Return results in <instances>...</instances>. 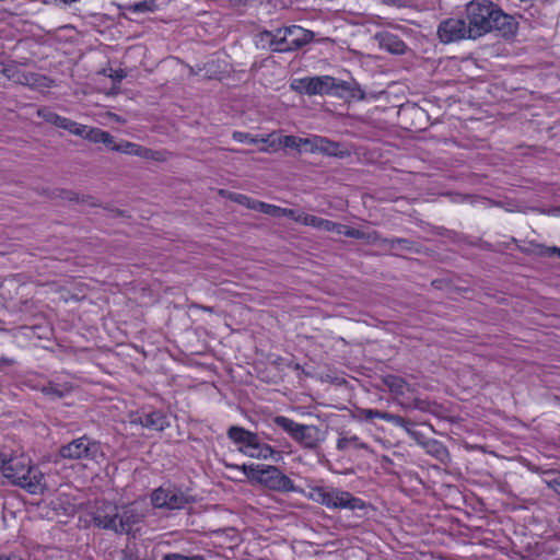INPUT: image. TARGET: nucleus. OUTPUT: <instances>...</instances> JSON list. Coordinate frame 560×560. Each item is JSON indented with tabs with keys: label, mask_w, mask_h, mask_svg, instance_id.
<instances>
[{
	"label": "nucleus",
	"mask_w": 560,
	"mask_h": 560,
	"mask_svg": "<svg viewBox=\"0 0 560 560\" xmlns=\"http://www.w3.org/2000/svg\"><path fill=\"white\" fill-rule=\"evenodd\" d=\"M195 307L200 308V310H202L205 312H209V313H213L214 312L212 306H205V305L196 304Z\"/></svg>",
	"instance_id": "8fccbe9b"
},
{
	"label": "nucleus",
	"mask_w": 560,
	"mask_h": 560,
	"mask_svg": "<svg viewBox=\"0 0 560 560\" xmlns=\"http://www.w3.org/2000/svg\"><path fill=\"white\" fill-rule=\"evenodd\" d=\"M230 198H231V200H233L240 205H243L249 209H253V210H256V207H255L256 203H262V201L252 199V198L247 197L246 195H242V194H231Z\"/></svg>",
	"instance_id": "c9c22d12"
},
{
	"label": "nucleus",
	"mask_w": 560,
	"mask_h": 560,
	"mask_svg": "<svg viewBox=\"0 0 560 560\" xmlns=\"http://www.w3.org/2000/svg\"><path fill=\"white\" fill-rule=\"evenodd\" d=\"M131 423L140 424L152 431H163L170 425L167 416L161 410L142 412L132 416Z\"/></svg>",
	"instance_id": "9b49d317"
},
{
	"label": "nucleus",
	"mask_w": 560,
	"mask_h": 560,
	"mask_svg": "<svg viewBox=\"0 0 560 560\" xmlns=\"http://www.w3.org/2000/svg\"><path fill=\"white\" fill-rule=\"evenodd\" d=\"M58 456L69 460H94L103 457L101 443L86 434L61 445Z\"/></svg>",
	"instance_id": "39448f33"
},
{
	"label": "nucleus",
	"mask_w": 560,
	"mask_h": 560,
	"mask_svg": "<svg viewBox=\"0 0 560 560\" xmlns=\"http://www.w3.org/2000/svg\"><path fill=\"white\" fill-rule=\"evenodd\" d=\"M15 364V360L7 357H0V371Z\"/></svg>",
	"instance_id": "a18cd8bd"
},
{
	"label": "nucleus",
	"mask_w": 560,
	"mask_h": 560,
	"mask_svg": "<svg viewBox=\"0 0 560 560\" xmlns=\"http://www.w3.org/2000/svg\"><path fill=\"white\" fill-rule=\"evenodd\" d=\"M374 39L378 46L393 55H404L407 51V45L396 34L388 31L376 33Z\"/></svg>",
	"instance_id": "2eb2a0df"
},
{
	"label": "nucleus",
	"mask_w": 560,
	"mask_h": 560,
	"mask_svg": "<svg viewBox=\"0 0 560 560\" xmlns=\"http://www.w3.org/2000/svg\"><path fill=\"white\" fill-rule=\"evenodd\" d=\"M104 131L105 130L100 128L88 127L85 125L75 122L72 135L79 136L94 143H101V141L104 140L102 138L104 136Z\"/></svg>",
	"instance_id": "5701e85b"
},
{
	"label": "nucleus",
	"mask_w": 560,
	"mask_h": 560,
	"mask_svg": "<svg viewBox=\"0 0 560 560\" xmlns=\"http://www.w3.org/2000/svg\"><path fill=\"white\" fill-rule=\"evenodd\" d=\"M334 500L330 509H339V510H365L368 504L360 498L354 497L349 491L341 490L336 488Z\"/></svg>",
	"instance_id": "4468645a"
},
{
	"label": "nucleus",
	"mask_w": 560,
	"mask_h": 560,
	"mask_svg": "<svg viewBox=\"0 0 560 560\" xmlns=\"http://www.w3.org/2000/svg\"><path fill=\"white\" fill-rule=\"evenodd\" d=\"M112 151L121 152L129 155H136L147 160L154 159L155 153L153 150L149 148L128 141H121L120 143L115 144L114 147H112Z\"/></svg>",
	"instance_id": "f3484780"
},
{
	"label": "nucleus",
	"mask_w": 560,
	"mask_h": 560,
	"mask_svg": "<svg viewBox=\"0 0 560 560\" xmlns=\"http://www.w3.org/2000/svg\"><path fill=\"white\" fill-rule=\"evenodd\" d=\"M336 488L314 487L311 489L310 499L314 502L330 509L334 500Z\"/></svg>",
	"instance_id": "393cba45"
},
{
	"label": "nucleus",
	"mask_w": 560,
	"mask_h": 560,
	"mask_svg": "<svg viewBox=\"0 0 560 560\" xmlns=\"http://www.w3.org/2000/svg\"><path fill=\"white\" fill-rule=\"evenodd\" d=\"M245 476L264 487L279 492L295 491L293 481L277 466L269 465H243L242 467Z\"/></svg>",
	"instance_id": "20e7f679"
},
{
	"label": "nucleus",
	"mask_w": 560,
	"mask_h": 560,
	"mask_svg": "<svg viewBox=\"0 0 560 560\" xmlns=\"http://www.w3.org/2000/svg\"><path fill=\"white\" fill-rule=\"evenodd\" d=\"M549 487L560 495V476L549 482Z\"/></svg>",
	"instance_id": "de8ad7c7"
},
{
	"label": "nucleus",
	"mask_w": 560,
	"mask_h": 560,
	"mask_svg": "<svg viewBox=\"0 0 560 560\" xmlns=\"http://www.w3.org/2000/svg\"><path fill=\"white\" fill-rule=\"evenodd\" d=\"M412 407L422 411H429L430 402L420 399H415L412 402Z\"/></svg>",
	"instance_id": "c03bdc74"
},
{
	"label": "nucleus",
	"mask_w": 560,
	"mask_h": 560,
	"mask_svg": "<svg viewBox=\"0 0 560 560\" xmlns=\"http://www.w3.org/2000/svg\"><path fill=\"white\" fill-rule=\"evenodd\" d=\"M271 136L268 135L266 137L264 136H254L248 132H242V131H234L232 133V138L237 142H248L250 144H257V143H267L269 142V138Z\"/></svg>",
	"instance_id": "7c9ffc66"
},
{
	"label": "nucleus",
	"mask_w": 560,
	"mask_h": 560,
	"mask_svg": "<svg viewBox=\"0 0 560 560\" xmlns=\"http://www.w3.org/2000/svg\"><path fill=\"white\" fill-rule=\"evenodd\" d=\"M255 207H256V211H259L261 213H265V214H268V215H271V217H276V218L288 217V218L292 219L293 221H295V218H296V214H298L296 210L288 209V208H281V207H278V206H275V205H270V203H266V202L256 203Z\"/></svg>",
	"instance_id": "4be33fe9"
},
{
	"label": "nucleus",
	"mask_w": 560,
	"mask_h": 560,
	"mask_svg": "<svg viewBox=\"0 0 560 560\" xmlns=\"http://www.w3.org/2000/svg\"><path fill=\"white\" fill-rule=\"evenodd\" d=\"M0 560H25L20 555L10 552L0 555Z\"/></svg>",
	"instance_id": "49530a36"
},
{
	"label": "nucleus",
	"mask_w": 560,
	"mask_h": 560,
	"mask_svg": "<svg viewBox=\"0 0 560 560\" xmlns=\"http://www.w3.org/2000/svg\"><path fill=\"white\" fill-rule=\"evenodd\" d=\"M125 10L132 13L141 14L148 12H154L159 9L155 0H142L124 7Z\"/></svg>",
	"instance_id": "c85d7f7f"
},
{
	"label": "nucleus",
	"mask_w": 560,
	"mask_h": 560,
	"mask_svg": "<svg viewBox=\"0 0 560 560\" xmlns=\"http://www.w3.org/2000/svg\"><path fill=\"white\" fill-rule=\"evenodd\" d=\"M70 387L49 383L42 388V393L51 399H60L70 393Z\"/></svg>",
	"instance_id": "c756f323"
},
{
	"label": "nucleus",
	"mask_w": 560,
	"mask_h": 560,
	"mask_svg": "<svg viewBox=\"0 0 560 560\" xmlns=\"http://www.w3.org/2000/svg\"><path fill=\"white\" fill-rule=\"evenodd\" d=\"M547 253L550 255V254H556L560 257V247H557V246H552V247H548L547 248Z\"/></svg>",
	"instance_id": "09e8293b"
},
{
	"label": "nucleus",
	"mask_w": 560,
	"mask_h": 560,
	"mask_svg": "<svg viewBox=\"0 0 560 560\" xmlns=\"http://www.w3.org/2000/svg\"><path fill=\"white\" fill-rule=\"evenodd\" d=\"M334 85L335 78L323 75L295 80L291 83V89L307 95H329L331 89H334Z\"/></svg>",
	"instance_id": "6e6552de"
},
{
	"label": "nucleus",
	"mask_w": 560,
	"mask_h": 560,
	"mask_svg": "<svg viewBox=\"0 0 560 560\" xmlns=\"http://www.w3.org/2000/svg\"><path fill=\"white\" fill-rule=\"evenodd\" d=\"M397 425L404 428L405 431L408 433V435L412 440H415L418 444H420L421 446H423L425 444V442L429 440L424 436V434L422 432L418 431L415 428V423H412L411 421H409L405 418H404V423L397 424Z\"/></svg>",
	"instance_id": "473e14b6"
},
{
	"label": "nucleus",
	"mask_w": 560,
	"mask_h": 560,
	"mask_svg": "<svg viewBox=\"0 0 560 560\" xmlns=\"http://www.w3.org/2000/svg\"><path fill=\"white\" fill-rule=\"evenodd\" d=\"M323 220V218L299 211L295 218V222L317 229H322Z\"/></svg>",
	"instance_id": "f704fd0d"
},
{
	"label": "nucleus",
	"mask_w": 560,
	"mask_h": 560,
	"mask_svg": "<svg viewBox=\"0 0 560 560\" xmlns=\"http://www.w3.org/2000/svg\"><path fill=\"white\" fill-rule=\"evenodd\" d=\"M310 145L312 151H320L331 156H343L346 154L338 142L322 137H315Z\"/></svg>",
	"instance_id": "aec40b11"
},
{
	"label": "nucleus",
	"mask_w": 560,
	"mask_h": 560,
	"mask_svg": "<svg viewBox=\"0 0 560 560\" xmlns=\"http://www.w3.org/2000/svg\"><path fill=\"white\" fill-rule=\"evenodd\" d=\"M312 143L311 139H303L295 136H284L279 140V144L284 148L299 149L302 147H307Z\"/></svg>",
	"instance_id": "72a5a7b5"
},
{
	"label": "nucleus",
	"mask_w": 560,
	"mask_h": 560,
	"mask_svg": "<svg viewBox=\"0 0 560 560\" xmlns=\"http://www.w3.org/2000/svg\"><path fill=\"white\" fill-rule=\"evenodd\" d=\"M108 71L107 73V70L104 69L103 73L112 78L115 82H120L126 77V72L122 69H108Z\"/></svg>",
	"instance_id": "79ce46f5"
},
{
	"label": "nucleus",
	"mask_w": 560,
	"mask_h": 560,
	"mask_svg": "<svg viewBox=\"0 0 560 560\" xmlns=\"http://www.w3.org/2000/svg\"><path fill=\"white\" fill-rule=\"evenodd\" d=\"M38 117L43 118L46 122H49L58 128L68 130L72 133V130L75 126L77 121H73L69 118L62 117L54 112H51L47 107H40L37 109Z\"/></svg>",
	"instance_id": "dca6fc26"
},
{
	"label": "nucleus",
	"mask_w": 560,
	"mask_h": 560,
	"mask_svg": "<svg viewBox=\"0 0 560 560\" xmlns=\"http://www.w3.org/2000/svg\"><path fill=\"white\" fill-rule=\"evenodd\" d=\"M151 502L156 509L177 510L183 509L190 500L179 489L160 487L153 491Z\"/></svg>",
	"instance_id": "0eeeda50"
},
{
	"label": "nucleus",
	"mask_w": 560,
	"mask_h": 560,
	"mask_svg": "<svg viewBox=\"0 0 560 560\" xmlns=\"http://www.w3.org/2000/svg\"><path fill=\"white\" fill-rule=\"evenodd\" d=\"M340 234L346 235L351 238H357V240L364 237L363 232H361L360 230L353 229L349 225H345V224H343V229L341 230Z\"/></svg>",
	"instance_id": "a19ab883"
},
{
	"label": "nucleus",
	"mask_w": 560,
	"mask_h": 560,
	"mask_svg": "<svg viewBox=\"0 0 560 560\" xmlns=\"http://www.w3.org/2000/svg\"><path fill=\"white\" fill-rule=\"evenodd\" d=\"M8 67H4L2 62H0V77L3 75L2 71H5Z\"/></svg>",
	"instance_id": "3c124183"
},
{
	"label": "nucleus",
	"mask_w": 560,
	"mask_h": 560,
	"mask_svg": "<svg viewBox=\"0 0 560 560\" xmlns=\"http://www.w3.org/2000/svg\"><path fill=\"white\" fill-rule=\"evenodd\" d=\"M438 35L443 43L469 38V23L463 19H448L439 25Z\"/></svg>",
	"instance_id": "9d476101"
},
{
	"label": "nucleus",
	"mask_w": 560,
	"mask_h": 560,
	"mask_svg": "<svg viewBox=\"0 0 560 560\" xmlns=\"http://www.w3.org/2000/svg\"><path fill=\"white\" fill-rule=\"evenodd\" d=\"M0 471L12 485L20 486L31 493L45 489V476L30 465V459L23 455L5 458L0 455Z\"/></svg>",
	"instance_id": "7ed1b4c3"
},
{
	"label": "nucleus",
	"mask_w": 560,
	"mask_h": 560,
	"mask_svg": "<svg viewBox=\"0 0 560 560\" xmlns=\"http://www.w3.org/2000/svg\"><path fill=\"white\" fill-rule=\"evenodd\" d=\"M383 383L388 387L389 392L395 396H405L406 393L411 390L410 385L400 376L386 375Z\"/></svg>",
	"instance_id": "b1692460"
},
{
	"label": "nucleus",
	"mask_w": 560,
	"mask_h": 560,
	"mask_svg": "<svg viewBox=\"0 0 560 560\" xmlns=\"http://www.w3.org/2000/svg\"><path fill=\"white\" fill-rule=\"evenodd\" d=\"M163 560H206L203 556L194 555L185 556L180 553H166L163 556Z\"/></svg>",
	"instance_id": "4c0bfd02"
},
{
	"label": "nucleus",
	"mask_w": 560,
	"mask_h": 560,
	"mask_svg": "<svg viewBox=\"0 0 560 560\" xmlns=\"http://www.w3.org/2000/svg\"><path fill=\"white\" fill-rule=\"evenodd\" d=\"M329 95L358 101H362L365 98V93L358 84V82H355L354 80L342 81L336 78L334 89H331Z\"/></svg>",
	"instance_id": "ddd939ff"
},
{
	"label": "nucleus",
	"mask_w": 560,
	"mask_h": 560,
	"mask_svg": "<svg viewBox=\"0 0 560 560\" xmlns=\"http://www.w3.org/2000/svg\"><path fill=\"white\" fill-rule=\"evenodd\" d=\"M273 423L282 429L285 433L289 434V436L294 440L301 423L295 422L294 420L284 417V416H277L273 418Z\"/></svg>",
	"instance_id": "bb28decb"
},
{
	"label": "nucleus",
	"mask_w": 560,
	"mask_h": 560,
	"mask_svg": "<svg viewBox=\"0 0 560 560\" xmlns=\"http://www.w3.org/2000/svg\"><path fill=\"white\" fill-rule=\"evenodd\" d=\"M357 412H358V417L360 419H364V420H372L374 418H378V419L392 422L394 424H402L404 423L402 417H400L398 415L390 413V412L381 411L377 409L359 408L357 410Z\"/></svg>",
	"instance_id": "412c9836"
},
{
	"label": "nucleus",
	"mask_w": 560,
	"mask_h": 560,
	"mask_svg": "<svg viewBox=\"0 0 560 560\" xmlns=\"http://www.w3.org/2000/svg\"><path fill=\"white\" fill-rule=\"evenodd\" d=\"M324 432L316 425L301 424L293 441L303 448L315 450L324 441Z\"/></svg>",
	"instance_id": "f8f14e48"
},
{
	"label": "nucleus",
	"mask_w": 560,
	"mask_h": 560,
	"mask_svg": "<svg viewBox=\"0 0 560 560\" xmlns=\"http://www.w3.org/2000/svg\"><path fill=\"white\" fill-rule=\"evenodd\" d=\"M466 19L469 23V39H477L493 31L503 37H513L518 28L516 19L491 0H471L466 5Z\"/></svg>",
	"instance_id": "f257e3e1"
},
{
	"label": "nucleus",
	"mask_w": 560,
	"mask_h": 560,
	"mask_svg": "<svg viewBox=\"0 0 560 560\" xmlns=\"http://www.w3.org/2000/svg\"><path fill=\"white\" fill-rule=\"evenodd\" d=\"M275 454L279 455V452H276L270 445L259 441V450L258 453L255 454L256 458L267 459L272 457Z\"/></svg>",
	"instance_id": "e433bc0d"
},
{
	"label": "nucleus",
	"mask_w": 560,
	"mask_h": 560,
	"mask_svg": "<svg viewBox=\"0 0 560 560\" xmlns=\"http://www.w3.org/2000/svg\"><path fill=\"white\" fill-rule=\"evenodd\" d=\"M144 516L142 509L136 502L122 505L102 502L93 512V523L98 528L116 534H129L135 525L143 521Z\"/></svg>",
	"instance_id": "f03ea898"
},
{
	"label": "nucleus",
	"mask_w": 560,
	"mask_h": 560,
	"mask_svg": "<svg viewBox=\"0 0 560 560\" xmlns=\"http://www.w3.org/2000/svg\"><path fill=\"white\" fill-rule=\"evenodd\" d=\"M259 438L258 435L255 438V445L254 446H240L238 447V451L243 454H245L246 456H249V457H253V458H256V453H258V450H259Z\"/></svg>",
	"instance_id": "58836bf2"
},
{
	"label": "nucleus",
	"mask_w": 560,
	"mask_h": 560,
	"mask_svg": "<svg viewBox=\"0 0 560 560\" xmlns=\"http://www.w3.org/2000/svg\"><path fill=\"white\" fill-rule=\"evenodd\" d=\"M102 138L104 140H102L101 143H104L109 150H112V147L117 144L114 140V137L107 131H104V136Z\"/></svg>",
	"instance_id": "37998d69"
},
{
	"label": "nucleus",
	"mask_w": 560,
	"mask_h": 560,
	"mask_svg": "<svg viewBox=\"0 0 560 560\" xmlns=\"http://www.w3.org/2000/svg\"><path fill=\"white\" fill-rule=\"evenodd\" d=\"M350 445L359 450H368L369 445L362 442L357 435H352L350 438L341 436L337 441V450L346 451Z\"/></svg>",
	"instance_id": "2f4dec72"
},
{
	"label": "nucleus",
	"mask_w": 560,
	"mask_h": 560,
	"mask_svg": "<svg viewBox=\"0 0 560 560\" xmlns=\"http://www.w3.org/2000/svg\"><path fill=\"white\" fill-rule=\"evenodd\" d=\"M342 229H343V224L324 219L320 230H325L328 232H336V233L340 234Z\"/></svg>",
	"instance_id": "ea45409f"
},
{
	"label": "nucleus",
	"mask_w": 560,
	"mask_h": 560,
	"mask_svg": "<svg viewBox=\"0 0 560 560\" xmlns=\"http://www.w3.org/2000/svg\"><path fill=\"white\" fill-rule=\"evenodd\" d=\"M422 447L441 462L448 457L447 448L438 440L429 439Z\"/></svg>",
	"instance_id": "cd10ccee"
},
{
	"label": "nucleus",
	"mask_w": 560,
	"mask_h": 560,
	"mask_svg": "<svg viewBox=\"0 0 560 560\" xmlns=\"http://www.w3.org/2000/svg\"><path fill=\"white\" fill-rule=\"evenodd\" d=\"M373 242L381 246L388 247L389 249H400L406 252H412L416 247V243L408 238H384L376 232L373 233Z\"/></svg>",
	"instance_id": "a211bd4d"
},
{
	"label": "nucleus",
	"mask_w": 560,
	"mask_h": 560,
	"mask_svg": "<svg viewBox=\"0 0 560 560\" xmlns=\"http://www.w3.org/2000/svg\"><path fill=\"white\" fill-rule=\"evenodd\" d=\"M279 32L280 37L278 38V43H280V46L276 48V52L295 51L314 39V33L312 31L305 30L299 25L280 27Z\"/></svg>",
	"instance_id": "423d86ee"
},
{
	"label": "nucleus",
	"mask_w": 560,
	"mask_h": 560,
	"mask_svg": "<svg viewBox=\"0 0 560 560\" xmlns=\"http://www.w3.org/2000/svg\"><path fill=\"white\" fill-rule=\"evenodd\" d=\"M2 72L3 77L12 80L14 83L26 85L32 89L50 88L54 84V80L44 74L22 72L15 67H8L7 70Z\"/></svg>",
	"instance_id": "1a4fd4ad"
},
{
	"label": "nucleus",
	"mask_w": 560,
	"mask_h": 560,
	"mask_svg": "<svg viewBox=\"0 0 560 560\" xmlns=\"http://www.w3.org/2000/svg\"><path fill=\"white\" fill-rule=\"evenodd\" d=\"M256 436V433L238 425H232L228 430V438L240 446H254Z\"/></svg>",
	"instance_id": "6ab92c4d"
},
{
	"label": "nucleus",
	"mask_w": 560,
	"mask_h": 560,
	"mask_svg": "<svg viewBox=\"0 0 560 560\" xmlns=\"http://www.w3.org/2000/svg\"><path fill=\"white\" fill-rule=\"evenodd\" d=\"M280 37L279 28L276 31H262L258 34L259 43L262 48H269L271 51H276V48H279L280 43H278V38Z\"/></svg>",
	"instance_id": "a878e982"
}]
</instances>
